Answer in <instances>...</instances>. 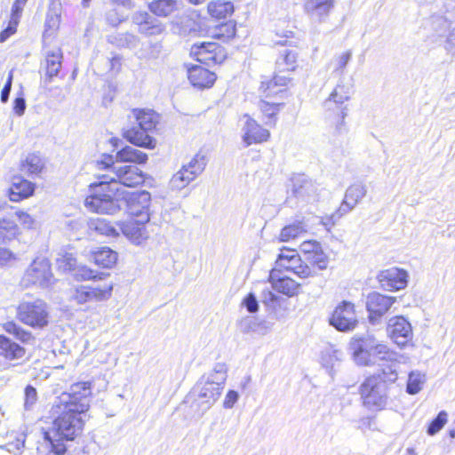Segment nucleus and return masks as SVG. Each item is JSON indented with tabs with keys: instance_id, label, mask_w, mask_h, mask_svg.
<instances>
[{
	"instance_id": "nucleus-49",
	"label": "nucleus",
	"mask_w": 455,
	"mask_h": 455,
	"mask_svg": "<svg viewBox=\"0 0 455 455\" xmlns=\"http://www.w3.org/2000/svg\"><path fill=\"white\" fill-rule=\"evenodd\" d=\"M108 274L100 273L99 275H95L94 271L85 266H77L74 270V277L77 281H85L98 278L103 280Z\"/></svg>"
},
{
	"instance_id": "nucleus-2",
	"label": "nucleus",
	"mask_w": 455,
	"mask_h": 455,
	"mask_svg": "<svg viewBox=\"0 0 455 455\" xmlns=\"http://www.w3.org/2000/svg\"><path fill=\"white\" fill-rule=\"evenodd\" d=\"M60 403L54 402L52 406L51 413L55 419L49 430L44 432V439L51 447V451L57 455H63L66 451V445L63 440H74L81 434L84 420V412L75 411L72 409L57 408Z\"/></svg>"
},
{
	"instance_id": "nucleus-21",
	"label": "nucleus",
	"mask_w": 455,
	"mask_h": 455,
	"mask_svg": "<svg viewBox=\"0 0 455 455\" xmlns=\"http://www.w3.org/2000/svg\"><path fill=\"white\" fill-rule=\"evenodd\" d=\"M268 279L272 284V288L277 292L283 293L288 297H293L299 293L300 284L291 277L282 274L276 267L271 270Z\"/></svg>"
},
{
	"instance_id": "nucleus-57",
	"label": "nucleus",
	"mask_w": 455,
	"mask_h": 455,
	"mask_svg": "<svg viewBox=\"0 0 455 455\" xmlns=\"http://www.w3.org/2000/svg\"><path fill=\"white\" fill-rule=\"evenodd\" d=\"M242 305L245 307L249 313H256L259 310V302L254 293L250 292L242 301Z\"/></svg>"
},
{
	"instance_id": "nucleus-7",
	"label": "nucleus",
	"mask_w": 455,
	"mask_h": 455,
	"mask_svg": "<svg viewBox=\"0 0 455 455\" xmlns=\"http://www.w3.org/2000/svg\"><path fill=\"white\" fill-rule=\"evenodd\" d=\"M91 384L78 382L73 384L68 392L62 393L55 402L60 403L57 408L72 409L78 412H86L90 407Z\"/></svg>"
},
{
	"instance_id": "nucleus-9",
	"label": "nucleus",
	"mask_w": 455,
	"mask_h": 455,
	"mask_svg": "<svg viewBox=\"0 0 455 455\" xmlns=\"http://www.w3.org/2000/svg\"><path fill=\"white\" fill-rule=\"evenodd\" d=\"M378 339L371 333L356 334L349 342V349L356 364L370 366L374 364L372 352Z\"/></svg>"
},
{
	"instance_id": "nucleus-13",
	"label": "nucleus",
	"mask_w": 455,
	"mask_h": 455,
	"mask_svg": "<svg viewBox=\"0 0 455 455\" xmlns=\"http://www.w3.org/2000/svg\"><path fill=\"white\" fill-rule=\"evenodd\" d=\"M127 212L133 220L141 222H148L149 206L151 202V195L148 191H140L133 193L128 199L125 197Z\"/></svg>"
},
{
	"instance_id": "nucleus-10",
	"label": "nucleus",
	"mask_w": 455,
	"mask_h": 455,
	"mask_svg": "<svg viewBox=\"0 0 455 455\" xmlns=\"http://www.w3.org/2000/svg\"><path fill=\"white\" fill-rule=\"evenodd\" d=\"M52 278L50 261L45 258H36L27 268L22 283L26 286L46 287L52 283Z\"/></svg>"
},
{
	"instance_id": "nucleus-34",
	"label": "nucleus",
	"mask_w": 455,
	"mask_h": 455,
	"mask_svg": "<svg viewBox=\"0 0 455 455\" xmlns=\"http://www.w3.org/2000/svg\"><path fill=\"white\" fill-rule=\"evenodd\" d=\"M234 12V5L230 1L216 0L209 3L208 12L216 19H226Z\"/></svg>"
},
{
	"instance_id": "nucleus-58",
	"label": "nucleus",
	"mask_w": 455,
	"mask_h": 455,
	"mask_svg": "<svg viewBox=\"0 0 455 455\" xmlns=\"http://www.w3.org/2000/svg\"><path fill=\"white\" fill-rule=\"evenodd\" d=\"M210 42H201L194 44L190 49V55L198 61V60L201 59L205 52H208L209 49L206 46Z\"/></svg>"
},
{
	"instance_id": "nucleus-62",
	"label": "nucleus",
	"mask_w": 455,
	"mask_h": 455,
	"mask_svg": "<svg viewBox=\"0 0 455 455\" xmlns=\"http://www.w3.org/2000/svg\"><path fill=\"white\" fill-rule=\"evenodd\" d=\"M12 78H13V74H12V70H11L9 72L7 81L1 92V101L4 103L8 101L10 92L12 90Z\"/></svg>"
},
{
	"instance_id": "nucleus-8",
	"label": "nucleus",
	"mask_w": 455,
	"mask_h": 455,
	"mask_svg": "<svg viewBox=\"0 0 455 455\" xmlns=\"http://www.w3.org/2000/svg\"><path fill=\"white\" fill-rule=\"evenodd\" d=\"M17 315L20 322L34 328H43L48 324L47 305L41 299L21 302Z\"/></svg>"
},
{
	"instance_id": "nucleus-22",
	"label": "nucleus",
	"mask_w": 455,
	"mask_h": 455,
	"mask_svg": "<svg viewBox=\"0 0 455 455\" xmlns=\"http://www.w3.org/2000/svg\"><path fill=\"white\" fill-rule=\"evenodd\" d=\"M245 123L243 127V141L245 147L251 144L267 141L270 136L268 130L262 128L255 120L249 116H244Z\"/></svg>"
},
{
	"instance_id": "nucleus-20",
	"label": "nucleus",
	"mask_w": 455,
	"mask_h": 455,
	"mask_svg": "<svg viewBox=\"0 0 455 455\" xmlns=\"http://www.w3.org/2000/svg\"><path fill=\"white\" fill-rule=\"evenodd\" d=\"M366 194L367 187L363 182H355L350 185L347 188L343 202L338 209L339 216H343L351 212Z\"/></svg>"
},
{
	"instance_id": "nucleus-35",
	"label": "nucleus",
	"mask_w": 455,
	"mask_h": 455,
	"mask_svg": "<svg viewBox=\"0 0 455 455\" xmlns=\"http://www.w3.org/2000/svg\"><path fill=\"white\" fill-rule=\"evenodd\" d=\"M206 47L210 50L198 60V62L210 66L221 63L225 60L223 48L217 43H209Z\"/></svg>"
},
{
	"instance_id": "nucleus-64",
	"label": "nucleus",
	"mask_w": 455,
	"mask_h": 455,
	"mask_svg": "<svg viewBox=\"0 0 455 455\" xmlns=\"http://www.w3.org/2000/svg\"><path fill=\"white\" fill-rule=\"evenodd\" d=\"M261 299L265 305L271 307L277 301V296L272 291L266 289L262 291Z\"/></svg>"
},
{
	"instance_id": "nucleus-52",
	"label": "nucleus",
	"mask_w": 455,
	"mask_h": 455,
	"mask_svg": "<svg viewBox=\"0 0 455 455\" xmlns=\"http://www.w3.org/2000/svg\"><path fill=\"white\" fill-rule=\"evenodd\" d=\"M57 266L63 272H74L78 265L76 259L72 253H65L57 259Z\"/></svg>"
},
{
	"instance_id": "nucleus-44",
	"label": "nucleus",
	"mask_w": 455,
	"mask_h": 455,
	"mask_svg": "<svg viewBox=\"0 0 455 455\" xmlns=\"http://www.w3.org/2000/svg\"><path fill=\"white\" fill-rule=\"evenodd\" d=\"M426 381L425 374L419 371H413L409 373L406 392L410 395L418 394Z\"/></svg>"
},
{
	"instance_id": "nucleus-16",
	"label": "nucleus",
	"mask_w": 455,
	"mask_h": 455,
	"mask_svg": "<svg viewBox=\"0 0 455 455\" xmlns=\"http://www.w3.org/2000/svg\"><path fill=\"white\" fill-rule=\"evenodd\" d=\"M395 302V297L386 296L378 292L369 294L367 297L366 307L370 313V322L375 324L377 319L384 315Z\"/></svg>"
},
{
	"instance_id": "nucleus-39",
	"label": "nucleus",
	"mask_w": 455,
	"mask_h": 455,
	"mask_svg": "<svg viewBox=\"0 0 455 455\" xmlns=\"http://www.w3.org/2000/svg\"><path fill=\"white\" fill-rule=\"evenodd\" d=\"M427 27L434 36H443L448 33L451 22L443 15H433L427 21Z\"/></svg>"
},
{
	"instance_id": "nucleus-47",
	"label": "nucleus",
	"mask_w": 455,
	"mask_h": 455,
	"mask_svg": "<svg viewBox=\"0 0 455 455\" xmlns=\"http://www.w3.org/2000/svg\"><path fill=\"white\" fill-rule=\"evenodd\" d=\"M19 232V228L12 220L1 219L0 220V238L3 241L13 239Z\"/></svg>"
},
{
	"instance_id": "nucleus-24",
	"label": "nucleus",
	"mask_w": 455,
	"mask_h": 455,
	"mask_svg": "<svg viewBox=\"0 0 455 455\" xmlns=\"http://www.w3.org/2000/svg\"><path fill=\"white\" fill-rule=\"evenodd\" d=\"M26 355V348L16 343L10 338L0 335V357L8 362H16L22 360Z\"/></svg>"
},
{
	"instance_id": "nucleus-60",
	"label": "nucleus",
	"mask_w": 455,
	"mask_h": 455,
	"mask_svg": "<svg viewBox=\"0 0 455 455\" xmlns=\"http://www.w3.org/2000/svg\"><path fill=\"white\" fill-rule=\"evenodd\" d=\"M15 214L23 228L28 229L35 228L36 220L31 215L25 212H16Z\"/></svg>"
},
{
	"instance_id": "nucleus-42",
	"label": "nucleus",
	"mask_w": 455,
	"mask_h": 455,
	"mask_svg": "<svg viewBox=\"0 0 455 455\" xmlns=\"http://www.w3.org/2000/svg\"><path fill=\"white\" fill-rule=\"evenodd\" d=\"M207 157L202 153H197L187 164L182 167L188 170L195 179H196L205 169Z\"/></svg>"
},
{
	"instance_id": "nucleus-33",
	"label": "nucleus",
	"mask_w": 455,
	"mask_h": 455,
	"mask_svg": "<svg viewBox=\"0 0 455 455\" xmlns=\"http://www.w3.org/2000/svg\"><path fill=\"white\" fill-rule=\"evenodd\" d=\"M61 3L60 0H52L46 14L45 27L47 30L55 31L60 23Z\"/></svg>"
},
{
	"instance_id": "nucleus-40",
	"label": "nucleus",
	"mask_w": 455,
	"mask_h": 455,
	"mask_svg": "<svg viewBox=\"0 0 455 455\" xmlns=\"http://www.w3.org/2000/svg\"><path fill=\"white\" fill-rule=\"evenodd\" d=\"M307 232V226L303 221H295L284 227L280 232V241L289 242Z\"/></svg>"
},
{
	"instance_id": "nucleus-29",
	"label": "nucleus",
	"mask_w": 455,
	"mask_h": 455,
	"mask_svg": "<svg viewBox=\"0 0 455 455\" xmlns=\"http://www.w3.org/2000/svg\"><path fill=\"white\" fill-rule=\"evenodd\" d=\"M148 9L154 15L165 18L179 10V3L177 0H153Z\"/></svg>"
},
{
	"instance_id": "nucleus-18",
	"label": "nucleus",
	"mask_w": 455,
	"mask_h": 455,
	"mask_svg": "<svg viewBox=\"0 0 455 455\" xmlns=\"http://www.w3.org/2000/svg\"><path fill=\"white\" fill-rule=\"evenodd\" d=\"M292 195L302 200L313 198L317 192V186L314 180L303 173L293 174L291 178Z\"/></svg>"
},
{
	"instance_id": "nucleus-45",
	"label": "nucleus",
	"mask_w": 455,
	"mask_h": 455,
	"mask_svg": "<svg viewBox=\"0 0 455 455\" xmlns=\"http://www.w3.org/2000/svg\"><path fill=\"white\" fill-rule=\"evenodd\" d=\"M196 180L184 167L177 172L170 180V186L172 189L180 190L186 188L191 181Z\"/></svg>"
},
{
	"instance_id": "nucleus-15",
	"label": "nucleus",
	"mask_w": 455,
	"mask_h": 455,
	"mask_svg": "<svg viewBox=\"0 0 455 455\" xmlns=\"http://www.w3.org/2000/svg\"><path fill=\"white\" fill-rule=\"evenodd\" d=\"M132 21L137 26L140 34L146 36H156L164 33L165 26L159 20L145 11L135 12Z\"/></svg>"
},
{
	"instance_id": "nucleus-3",
	"label": "nucleus",
	"mask_w": 455,
	"mask_h": 455,
	"mask_svg": "<svg viewBox=\"0 0 455 455\" xmlns=\"http://www.w3.org/2000/svg\"><path fill=\"white\" fill-rule=\"evenodd\" d=\"M132 117L138 127L124 131V138L131 143L147 148H154L156 140L149 135L159 123V115L151 109H133Z\"/></svg>"
},
{
	"instance_id": "nucleus-31",
	"label": "nucleus",
	"mask_w": 455,
	"mask_h": 455,
	"mask_svg": "<svg viewBox=\"0 0 455 455\" xmlns=\"http://www.w3.org/2000/svg\"><path fill=\"white\" fill-rule=\"evenodd\" d=\"M62 53L59 48L47 52L46 63V78L45 81L50 83L52 78L56 76L61 68Z\"/></svg>"
},
{
	"instance_id": "nucleus-25",
	"label": "nucleus",
	"mask_w": 455,
	"mask_h": 455,
	"mask_svg": "<svg viewBox=\"0 0 455 455\" xmlns=\"http://www.w3.org/2000/svg\"><path fill=\"white\" fill-rule=\"evenodd\" d=\"M34 191V183L20 176H15L12 178V186L9 189V197L12 202H20L31 196Z\"/></svg>"
},
{
	"instance_id": "nucleus-37",
	"label": "nucleus",
	"mask_w": 455,
	"mask_h": 455,
	"mask_svg": "<svg viewBox=\"0 0 455 455\" xmlns=\"http://www.w3.org/2000/svg\"><path fill=\"white\" fill-rule=\"evenodd\" d=\"M44 168V162L37 154H29L21 162L20 170L28 175H37Z\"/></svg>"
},
{
	"instance_id": "nucleus-27",
	"label": "nucleus",
	"mask_w": 455,
	"mask_h": 455,
	"mask_svg": "<svg viewBox=\"0 0 455 455\" xmlns=\"http://www.w3.org/2000/svg\"><path fill=\"white\" fill-rule=\"evenodd\" d=\"M238 327L243 333H255L260 336L266 335L270 330L268 323L251 316L243 317L238 323Z\"/></svg>"
},
{
	"instance_id": "nucleus-50",
	"label": "nucleus",
	"mask_w": 455,
	"mask_h": 455,
	"mask_svg": "<svg viewBox=\"0 0 455 455\" xmlns=\"http://www.w3.org/2000/svg\"><path fill=\"white\" fill-rule=\"evenodd\" d=\"M260 111L264 116L268 117L270 121L267 124H275V121L272 120L280 111L282 104L280 103H269L265 100H261L259 104Z\"/></svg>"
},
{
	"instance_id": "nucleus-46",
	"label": "nucleus",
	"mask_w": 455,
	"mask_h": 455,
	"mask_svg": "<svg viewBox=\"0 0 455 455\" xmlns=\"http://www.w3.org/2000/svg\"><path fill=\"white\" fill-rule=\"evenodd\" d=\"M93 225L94 229L101 235L113 238L119 236L121 231L119 227L117 225L116 227L114 226L105 219H97Z\"/></svg>"
},
{
	"instance_id": "nucleus-43",
	"label": "nucleus",
	"mask_w": 455,
	"mask_h": 455,
	"mask_svg": "<svg viewBox=\"0 0 455 455\" xmlns=\"http://www.w3.org/2000/svg\"><path fill=\"white\" fill-rule=\"evenodd\" d=\"M374 358L390 363L396 362L397 353L384 342L378 340L372 352V359ZM372 361L374 362V360Z\"/></svg>"
},
{
	"instance_id": "nucleus-53",
	"label": "nucleus",
	"mask_w": 455,
	"mask_h": 455,
	"mask_svg": "<svg viewBox=\"0 0 455 455\" xmlns=\"http://www.w3.org/2000/svg\"><path fill=\"white\" fill-rule=\"evenodd\" d=\"M448 414L445 411H442L438 413L437 417L434 419L429 424L427 433L429 435H435L437 434L447 423Z\"/></svg>"
},
{
	"instance_id": "nucleus-51",
	"label": "nucleus",
	"mask_w": 455,
	"mask_h": 455,
	"mask_svg": "<svg viewBox=\"0 0 455 455\" xmlns=\"http://www.w3.org/2000/svg\"><path fill=\"white\" fill-rule=\"evenodd\" d=\"M305 260L312 266L316 267L319 270H324L328 266V258L322 248L313 254H307Z\"/></svg>"
},
{
	"instance_id": "nucleus-28",
	"label": "nucleus",
	"mask_w": 455,
	"mask_h": 455,
	"mask_svg": "<svg viewBox=\"0 0 455 455\" xmlns=\"http://www.w3.org/2000/svg\"><path fill=\"white\" fill-rule=\"evenodd\" d=\"M28 0H15L12 7V13L9 21V26L5 30L0 34V42H4L10 35L16 31V28L20 22L22 11L27 4Z\"/></svg>"
},
{
	"instance_id": "nucleus-12",
	"label": "nucleus",
	"mask_w": 455,
	"mask_h": 455,
	"mask_svg": "<svg viewBox=\"0 0 455 455\" xmlns=\"http://www.w3.org/2000/svg\"><path fill=\"white\" fill-rule=\"evenodd\" d=\"M350 94L347 89L343 84H338L331 92L330 96L323 101V108L326 111H339L340 120L338 123L336 129L339 133L342 132L345 126V117L347 115V108L343 107V104L349 100Z\"/></svg>"
},
{
	"instance_id": "nucleus-61",
	"label": "nucleus",
	"mask_w": 455,
	"mask_h": 455,
	"mask_svg": "<svg viewBox=\"0 0 455 455\" xmlns=\"http://www.w3.org/2000/svg\"><path fill=\"white\" fill-rule=\"evenodd\" d=\"M239 399V394L235 390H229L223 401V407L225 409H232Z\"/></svg>"
},
{
	"instance_id": "nucleus-23",
	"label": "nucleus",
	"mask_w": 455,
	"mask_h": 455,
	"mask_svg": "<svg viewBox=\"0 0 455 455\" xmlns=\"http://www.w3.org/2000/svg\"><path fill=\"white\" fill-rule=\"evenodd\" d=\"M334 7V0H307L304 11L311 20L318 23L325 22Z\"/></svg>"
},
{
	"instance_id": "nucleus-17",
	"label": "nucleus",
	"mask_w": 455,
	"mask_h": 455,
	"mask_svg": "<svg viewBox=\"0 0 455 455\" xmlns=\"http://www.w3.org/2000/svg\"><path fill=\"white\" fill-rule=\"evenodd\" d=\"M409 275L407 271L398 267H391L382 270L378 279L384 289L402 290L407 286Z\"/></svg>"
},
{
	"instance_id": "nucleus-63",
	"label": "nucleus",
	"mask_w": 455,
	"mask_h": 455,
	"mask_svg": "<svg viewBox=\"0 0 455 455\" xmlns=\"http://www.w3.org/2000/svg\"><path fill=\"white\" fill-rule=\"evenodd\" d=\"M15 259V255L10 250L0 248V267H4Z\"/></svg>"
},
{
	"instance_id": "nucleus-36",
	"label": "nucleus",
	"mask_w": 455,
	"mask_h": 455,
	"mask_svg": "<svg viewBox=\"0 0 455 455\" xmlns=\"http://www.w3.org/2000/svg\"><path fill=\"white\" fill-rule=\"evenodd\" d=\"M397 367V363L392 362L390 364L382 366L378 373L371 377H378L379 382H382L385 385V388L387 390L388 386L395 383L398 379Z\"/></svg>"
},
{
	"instance_id": "nucleus-26",
	"label": "nucleus",
	"mask_w": 455,
	"mask_h": 455,
	"mask_svg": "<svg viewBox=\"0 0 455 455\" xmlns=\"http://www.w3.org/2000/svg\"><path fill=\"white\" fill-rule=\"evenodd\" d=\"M188 77L192 85L198 88L211 87L216 80L213 72L197 65L188 68Z\"/></svg>"
},
{
	"instance_id": "nucleus-56",
	"label": "nucleus",
	"mask_w": 455,
	"mask_h": 455,
	"mask_svg": "<svg viewBox=\"0 0 455 455\" xmlns=\"http://www.w3.org/2000/svg\"><path fill=\"white\" fill-rule=\"evenodd\" d=\"M295 257L299 256L294 251H287L286 253H280L275 262L276 267H283L286 270L287 265H285V261H288V265H291L292 259Z\"/></svg>"
},
{
	"instance_id": "nucleus-11",
	"label": "nucleus",
	"mask_w": 455,
	"mask_h": 455,
	"mask_svg": "<svg viewBox=\"0 0 455 455\" xmlns=\"http://www.w3.org/2000/svg\"><path fill=\"white\" fill-rule=\"evenodd\" d=\"M329 323L339 331L355 330L358 324L355 305L347 300L338 304L329 319Z\"/></svg>"
},
{
	"instance_id": "nucleus-54",
	"label": "nucleus",
	"mask_w": 455,
	"mask_h": 455,
	"mask_svg": "<svg viewBox=\"0 0 455 455\" xmlns=\"http://www.w3.org/2000/svg\"><path fill=\"white\" fill-rule=\"evenodd\" d=\"M352 58V51L347 50L339 55L334 56L333 64H334V72L343 73L345 68L348 64Z\"/></svg>"
},
{
	"instance_id": "nucleus-5",
	"label": "nucleus",
	"mask_w": 455,
	"mask_h": 455,
	"mask_svg": "<svg viewBox=\"0 0 455 455\" xmlns=\"http://www.w3.org/2000/svg\"><path fill=\"white\" fill-rule=\"evenodd\" d=\"M113 288L112 282L92 285H76L69 291V300L78 306L104 302L111 298Z\"/></svg>"
},
{
	"instance_id": "nucleus-19",
	"label": "nucleus",
	"mask_w": 455,
	"mask_h": 455,
	"mask_svg": "<svg viewBox=\"0 0 455 455\" xmlns=\"http://www.w3.org/2000/svg\"><path fill=\"white\" fill-rule=\"evenodd\" d=\"M147 222L137 220H130L125 222H118L116 225L124 235L133 244L140 245L148 238V232L146 228Z\"/></svg>"
},
{
	"instance_id": "nucleus-59",
	"label": "nucleus",
	"mask_w": 455,
	"mask_h": 455,
	"mask_svg": "<svg viewBox=\"0 0 455 455\" xmlns=\"http://www.w3.org/2000/svg\"><path fill=\"white\" fill-rule=\"evenodd\" d=\"M321 248V244L316 241H304L300 244V250L304 255L305 259H307V254H313Z\"/></svg>"
},
{
	"instance_id": "nucleus-1",
	"label": "nucleus",
	"mask_w": 455,
	"mask_h": 455,
	"mask_svg": "<svg viewBox=\"0 0 455 455\" xmlns=\"http://www.w3.org/2000/svg\"><path fill=\"white\" fill-rule=\"evenodd\" d=\"M97 164L107 173L99 177V181L90 185V195L84 205L92 212L115 214L121 209L126 191L122 187L132 188L144 181L143 172L135 165L115 164L111 156H104Z\"/></svg>"
},
{
	"instance_id": "nucleus-6",
	"label": "nucleus",
	"mask_w": 455,
	"mask_h": 455,
	"mask_svg": "<svg viewBox=\"0 0 455 455\" xmlns=\"http://www.w3.org/2000/svg\"><path fill=\"white\" fill-rule=\"evenodd\" d=\"M363 406L371 411L384 410L388 402L387 390L378 377H368L359 387Z\"/></svg>"
},
{
	"instance_id": "nucleus-55",
	"label": "nucleus",
	"mask_w": 455,
	"mask_h": 455,
	"mask_svg": "<svg viewBox=\"0 0 455 455\" xmlns=\"http://www.w3.org/2000/svg\"><path fill=\"white\" fill-rule=\"evenodd\" d=\"M37 401V392L35 387L28 385L25 388V401H24V406L27 410H29L32 408V406L36 403Z\"/></svg>"
},
{
	"instance_id": "nucleus-38",
	"label": "nucleus",
	"mask_w": 455,
	"mask_h": 455,
	"mask_svg": "<svg viewBox=\"0 0 455 455\" xmlns=\"http://www.w3.org/2000/svg\"><path fill=\"white\" fill-rule=\"evenodd\" d=\"M94 262L106 268L112 267L117 260V253L108 247L100 248L93 254Z\"/></svg>"
},
{
	"instance_id": "nucleus-32",
	"label": "nucleus",
	"mask_w": 455,
	"mask_h": 455,
	"mask_svg": "<svg viewBox=\"0 0 455 455\" xmlns=\"http://www.w3.org/2000/svg\"><path fill=\"white\" fill-rule=\"evenodd\" d=\"M148 159L147 154L136 149L132 147L127 146L116 153V163H135L144 164Z\"/></svg>"
},
{
	"instance_id": "nucleus-4",
	"label": "nucleus",
	"mask_w": 455,
	"mask_h": 455,
	"mask_svg": "<svg viewBox=\"0 0 455 455\" xmlns=\"http://www.w3.org/2000/svg\"><path fill=\"white\" fill-rule=\"evenodd\" d=\"M228 377V367L224 363H215L212 371L203 375L194 387L197 398L206 404L212 406L220 396Z\"/></svg>"
},
{
	"instance_id": "nucleus-14",
	"label": "nucleus",
	"mask_w": 455,
	"mask_h": 455,
	"mask_svg": "<svg viewBox=\"0 0 455 455\" xmlns=\"http://www.w3.org/2000/svg\"><path fill=\"white\" fill-rule=\"evenodd\" d=\"M387 332L391 339L401 347L408 345L413 337L411 323L403 316H395L389 319Z\"/></svg>"
},
{
	"instance_id": "nucleus-48",
	"label": "nucleus",
	"mask_w": 455,
	"mask_h": 455,
	"mask_svg": "<svg viewBox=\"0 0 455 455\" xmlns=\"http://www.w3.org/2000/svg\"><path fill=\"white\" fill-rule=\"evenodd\" d=\"M108 42L111 44H116L117 46L120 47H129L132 48L137 46L139 39L136 36L125 33V34H120L118 36H110L108 37Z\"/></svg>"
},
{
	"instance_id": "nucleus-41",
	"label": "nucleus",
	"mask_w": 455,
	"mask_h": 455,
	"mask_svg": "<svg viewBox=\"0 0 455 455\" xmlns=\"http://www.w3.org/2000/svg\"><path fill=\"white\" fill-rule=\"evenodd\" d=\"M292 260L291 265H287V271L293 272L300 278H307L316 275V272L307 263L304 262L300 257H295Z\"/></svg>"
},
{
	"instance_id": "nucleus-30",
	"label": "nucleus",
	"mask_w": 455,
	"mask_h": 455,
	"mask_svg": "<svg viewBox=\"0 0 455 455\" xmlns=\"http://www.w3.org/2000/svg\"><path fill=\"white\" fill-rule=\"evenodd\" d=\"M298 52L294 49L285 48L280 52L275 65L279 72L294 71L297 68Z\"/></svg>"
}]
</instances>
